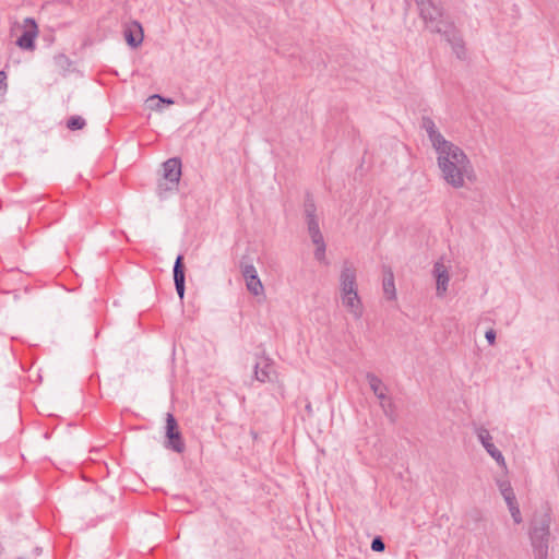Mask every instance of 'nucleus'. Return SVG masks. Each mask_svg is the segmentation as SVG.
<instances>
[{"mask_svg":"<svg viewBox=\"0 0 559 559\" xmlns=\"http://www.w3.org/2000/svg\"><path fill=\"white\" fill-rule=\"evenodd\" d=\"M551 524L552 515L549 508L534 514L528 530L534 559H548Z\"/></svg>","mask_w":559,"mask_h":559,"instance_id":"nucleus-2","label":"nucleus"},{"mask_svg":"<svg viewBox=\"0 0 559 559\" xmlns=\"http://www.w3.org/2000/svg\"><path fill=\"white\" fill-rule=\"evenodd\" d=\"M166 442L165 447L170 449L177 453H182L185 451V442L179 431V427L176 418L171 413H167L166 416Z\"/></svg>","mask_w":559,"mask_h":559,"instance_id":"nucleus-5","label":"nucleus"},{"mask_svg":"<svg viewBox=\"0 0 559 559\" xmlns=\"http://www.w3.org/2000/svg\"><path fill=\"white\" fill-rule=\"evenodd\" d=\"M308 233L311 237L312 242H318L320 240H324L323 235L321 234L318 218H310L307 221Z\"/></svg>","mask_w":559,"mask_h":559,"instance_id":"nucleus-18","label":"nucleus"},{"mask_svg":"<svg viewBox=\"0 0 559 559\" xmlns=\"http://www.w3.org/2000/svg\"><path fill=\"white\" fill-rule=\"evenodd\" d=\"M371 549L377 552H381L385 549V544L380 536H377L372 539Z\"/></svg>","mask_w":559,"mask_h":559,"instance_id":"nucleus-25","label":"nucleus"},{"mask_svg":"<svg viewBox=\"0 0 559 559\" xmlns=\"http://www.w3.org/2000/svg\"><path fill=\"white\" fill-rule=\"evenodd\" d=\"M374 395L381 401V406L384 408V401L388 400L386 388L384 390L376 393Z\"/></svg>","mask_w":559,"mask_h":559,"instance_id":"nucleus-30","label":"nucleus"},{"mask_svg":"<svg viewBox=\"0 0 559 559\" xmlns=\"http://www.w3.org/2000/svg\"><path fill=\"white\" fill-rule=\"evenodd\" d=\"M5 79H7V76H5L4 72H3V71H0V95H1V94L4 92V90H5V86H7V84H5Z\"/></svg>","mask_w":559,"mask_h":559,"instance_id":"nucleus-31","label":"nucleus"},{"mask_svg":"<svg viewBox=\"0 0 559 559\" xmlns=\"http://www.w3.org/2000/svg\"><path fill=\"white\" fill-rule=\"evenodd\" d=\"M58 59H60V60H61V59L67 60V58H66L64 56H62V55H61V56H59V57H58Z\"/></svg>","mask_w":559,"mask_h":559,"instance_id":"nucleus-35","label":"nucleus"},{"mask_svg":"<svg viewBox=\"0 0 559 559\" xmlns=\"http://www.w3.org/2000/svg\"><path fill=\"white\" fill-rule=\"evenodd\" d=\"M366 379H367L373 394L385 389V385L383 384L382 380L379 377H377L374 373L368 372L366 374Z\"/></svg>","mask_w":559,"mask_h":559,"instance_id":"nucleus-19","label":"nucleus"},{"mask_svg":"<svg viewBox=\"0 0 559 559\" xmlns=\"http://www.w3.org/2000/svg\"><path fill=\"white\" fill-rule=\"evenodd\" d=\"M35 554L38 556L40 554V549L39 548H35Z\"/></svg>","mask_w":559,"mask_h":559,"instance_id":"nucleus-34","label":"nucleus"},{"mask_svg":"<svg viewBox=\"0 0 559 559\" xmlns=\"http://www.w3.org/2000/svg\"><path fill=\"white\" fill-rule=\"evenodd\" d=\"M510 514L514 521L515 524H521L523 519L521 514V510L519 508V504L512 508H509Z\"/></svg>","mask_w":559,"mask_h":559,"instance_id":"nucleus-26","label":"nucleus"},{"mask_svg":"<svg viewBox=\"0 0 559 559\" xmlns=\"http://www.w3.org/2000/svg\"><path fill=\"white\" fill-rule=\"evenodd\" d=\"M306 411L308 412V414H311L312 413V407H311V404H307L306 406Z\"/></svg>","mask_w":559,"mask_h":559,"instance_id":"nucleus-33","label":"nucleus"},{"mask_svg":"<svg viewBox=\"0 0 559 559\" xmlns=\"http://www.w3.org/2000/svg\"><path fill=\"white\" fill-rule=\"evenodd\" d=\"M437 163L443 180L455 189L463 188L465 181L474 182L476 174L465 152L452 142L436 150Z\"/></svg>","mask_w":559,"mask_h":559,"instance_id":"nucleus-1","label":"nucleus"},{"mask_svg":"<svg viewBox=\"0 0 559 559\" xmlns=\"http://www.w3.org/2000/svg\"><path fill=\"white\" fill-rule=\"evenodd\" d=\"M357 293L356 267L349 261H345L340 274V295H352Z\"/></svg>","mask_w":559,"mask_h":559,"instance_id":"nucleus-6","label":"nucleus"},{"mask_svg":"<svg viewBox=\"0 0 559 559\" xmlns=\"http://www.w3.org/2000/svg\"><path fill=\"white\" fill-rule=\"evenodd\" d=\"M304 206H305V215H306L307 221H309L310 218H317V215H316L317 207H316V204H314L312 198H310L308 195L307 199L305 200Z\"/></svg>","mask_w":559,"mask_h":559,"instance_id":"nucleus-20","label":"nucleus"},{"mask_svg":"<svg viewBox=\"0 0 559 559\" xmlns=\"http://www.w3.org/2000/svg\"><path fill=\"white\" fill-rule=\"evenodd\" d=\"M271 372H272V367L266 361L264 362V365L262 367H261V365L259 362H257L255 366H254V378L259 382L270 381L271 380Z\"/></svg>","mask_w":559,"mask_h":559,"instance_id":"nucleus-16","label":"nucleus"},{"mask_svg":"<svg viewBox=\"0 0 559 559\" xmlns=\"http://www.w3.org/2000/svg\"><path fill=\"white\" fill-rule=\"evenodd\" d=\"M24 27L25 29L16 43L23 49L33 50L35 48L34 41L38 34L37 24L34 19L26 17L24 20Z\"/></svg>","mask_w":559,"mask_h":559,"instance_id":"nucleus-9","label":"nucleus"},{"mask_svg":"<svg viewBox=\"0 0 559 559\" xmlns=\"http://www.w3.org/2000/svg\"><path fill=\"white\" fill-rule=\"evenodd\" d=\"M316 245L314 258L319 261L324 260L325 258V242L324 240H320L318 242H313Z\"/></svg>","mask_w":559,"mask_h":559,"instance_id":"nucleus-23","label":"nucleus"},{"mask_svg":"<svg viewBox=\"0 0 559 559\" xmlns=\"http://www.w3.org/2000/svg\"><path fill=\"white\" fill-rule=\"evenodd\" d=\"M240 269L245 280L258 275L255 266L251 263H245L243 261H241Z\"/></svg>","mask_w":559,"mask_h":559,"instance_id":"nucleus-22","label":"nucleus"},{"mask_svg":"<svg viewBox=\"0 0 559 559\" xmlns=\"http://www.w3.org/2000/svg\"><path fill=\"white\" fill-rule=\"evenodd\" d=\"M163 170H164V179L167 181L165 183H159L158 190L159 195H162V191H174L177 190V187L179 185V180L181 177V160L178 157H171L167 159L163 164Z\"/></svg>","mask_w":559,"mask_h":559,"instance_id":"nucleus-4","label":"nucleus"},{"mask_svg":"<svg viewBox=\"0 0 559 559\" xmlns=\"http://www.w3.org/2000/svg\"><path fill=\"white\" fill-rule=\"evenodd\" d=\"M432 274L437 282V296L442 297L447 293L450 282L449 269L442 261H437L433 265Z\"/></svg>","mask_w":559,"mask_h":559,"instance_id":"nucleus-10","label":"nucleus"},{"mask_svg":"<svg viewBox=\"0 0 559 559\" xmlns=\"http://www.w3.org/2000/svg\"><path fill=\"white\" fill-rule=\"evenodd\" d=\"M342 305L356 319L359 320L364 313L361 299L357 294L341 295Z\"/></svg>","mask_w":559,"mask_h":559,"instance_id":"nucleus-13","label":"nucleus"},{"mask_svg":"<svg viewBox=\"0 0 559 559\" xmlns=\"http://www.w3.org/2000/svg\"><path fill=\"white\" fill-rule=\"evenodd\" d=\"M421 128L428 134V138L431 142L432 147L439 150L441 146L448 144L450 141L445 140V138L438 131L433 120L429 117H423Z\"/></svg>","mask_w":559,"mask_h":559,"instance_id":"nucleus-11","label":"nucleus"},{"mask_svg":"<svg viewBox=\"0 0 559 559\" xmlns=\"http://www.w3.org/2000/svg\"><path fill=\"white\" fill-rule=\"evenodd\" d=\"M85 124L86 122L81 116H72L67 122V127L72 131L81 130Z\"/></svg>","mask_w":559,"mask_h":559,"instance_id":"nucleus-21","label":"nucleus"},{"mask_svg":"<svg viewBox=\"0 0 559 559\" xmlns=\"http://www.w3.org/2000/svg\"><path fill=\"white\" fill-rule=\"evenodd\" d=\"M497 485L502 497L512 495L514 492L510 481L508 480H498Z\"/></svg>","mask_w":559,"mask_h":559,"instance_id":"nucleus-24","label":"nucleus"},{"mask_svg":"<svg viewBox=\"0 0 559 559\" xmlns=\"http://www.w3.org/2000/svg\"><path fill=\"white\" fill-rule=\"evenodd\" d=\"M246 281L247 289L254 296L264 295V287L259 276L248 277Z\"/></svg>","mask_w":559,"mask_h":559,"instance_id":"nucleus-17","label":"nucleus"},{"mask_svg":"<svg viewBox=\"0 0 559 559\" xmlns=\"http://www.w3.org/2000/svg\"><path fill=\"white\" fill-rule=\"evenodd\" d=\"M475 431L486 452L497 462L499 466L507 468L504 456L493 444L489 430L485 427H478Z\"/></svg>","mask_w":559,"mask_h":559,"instance_id":"nucleus-7","label":"nucleus"},{"mask_svg":"<svg viewBox=\"0 0 559 559\" xmlns=\"http://www.w3.org/2000/svg\"><path fill=\"white\" fill-rule=\"evenodd\" d=\"M383 292L388 299L393 300L396 298V290L394 284V275L391 269H386L383 275Z\"/></svg>","mask_w":559,"mask_h":559,"instance_id":"nucleus-15","label":"nucleus"},{"mask_svg":"<svg viewBox=\"0 0 559 559\" xmlns=\"http://www.w3.org/2000/svg\"><path fill=\"white\" fill-rule=\"evenodd\" d=\"M503 499L508 506V509L518 506L514 492L512 495L504 496Z\"/></svg>","mask_w":559,"mask_h":559,"instance_id":"nucleus-28","label":"nucleus"},{"mask_svg":"<svg viewBox=\"0 0 559 559\" xmlns=\"http://www.w3.org/2000/svg\"><path fill=\"white\" fill-rule=\"evenodd\" d=\"M485 337L490 345H493L496 343V331L493 329H489L486 331Z\"/></svg>","mask_w":559,"mask_h":559,"instance_id":"nucleus-29","label":"nucleus"},{"mask_svg":"<svg viewBox=\"0 0 559 559\" xmlns=\"http://www.w3.org/2000/svg\"><path fill=\"white\" fill-rule=\"evenodd\" d=\"M147 102H158V104H167V105H173L174 104V100L171 98H165V97H162L159 95H153L151 96Z\"/></svg>","mask_w":559,"mask_h":559,"instance_id":"nucleus-27","label":"nucleus"},{"mask_svg":"<svg viewBox=\"0 0 559 559\" xmlns=\"http://www.w3.org/2000/svg\"><path fill=\"white\" fill-rule=\"evenodd\" d=\"M441 35L451 45L452 50L455 53V56L459 59L464 60L466 58L465 43H464L461 32L456 28V26L455 25L448 26L447 31H444Z\"/></svg>","mask_w":559,"mask_h":559,"instance_id":"nucleus-8","label":"nucleus"},{"mask_svg":"<svg viewBox=\"0 0 559 559\" xmlns=\"http://www.w3.org/2000/svg\"><path fill=\"white\" fill-rule=\"evenodd\" d=\"M124 38L129 46L136 48L139 47L143 41V29L139 22H132L131 25H129L124 29Z\"/></svg>","mask_w":559,"mask_h":559,"instance_id":"nucleus-14","label":"nucleus"},{"mask_svg":"<svg viewBox=\"0 0 559 559\" xmlns=\"http://www.w3.org/2000/svg\"><path fill=\"white\" fill-rule=\"evenodd\" d=\"M150 103V107L154 110H162L163 109V104H158V102H148Z\"/></svg>","mask_w":559,"mask_h":559,"instance_id":"nucleus-32","label":"nucleus"},{"mask_svg":"<svg viewBox=\"0 0 559 559\" xmlns=\"http://www.w3.org/2000/svg\"><path fill=\"white\" fill-rule=\"evenodd\" d=\"M173 272H174V282H175L176 292H177L179 298L182 300L185 297V289H186V286H185L186 276H185L183 257L181 254H179L176 258Z\"/></svg>","mask_w":559,"mask_h":559,"instance_id":"nucleus-12","label":"nucleus"},{"mask_svg":"<svg viewBox=\"0 0 559 559\" xmlns=\"http://www.w3.org/2000/svg\"><path fill=\"white\" fill-rule=\"evenodd\" d=\"M419 15L425 22V26L431 33L442 34L447 27L454 23L444 15L443 8L433 0H415Z\"/></svg>","mask_w":559,"mask_h":559,"instance_id":"nucleus-3","label":"nucleus"}]
</instances>
